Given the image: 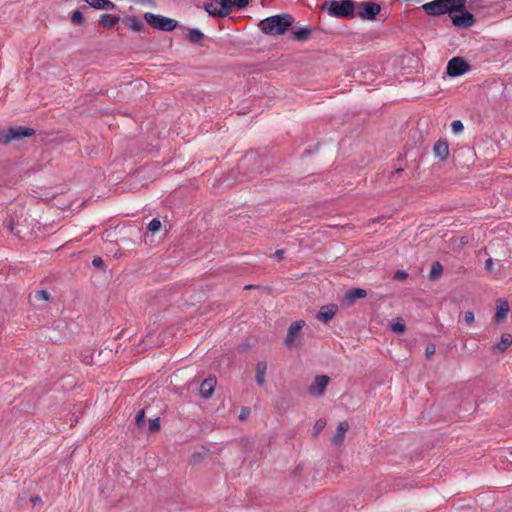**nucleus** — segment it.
Instances as JSON below:
<instances>
[{
	"instance_id": "1",
	"label": "nucleus",
	"mask_w": 512,
	"mask_h": 512,
	"mask_svg": "<svg viewBox=\"0 0 512 512\" xmlns=\"http://www.w3.org/2000/svg\"><path fill=\"white\" fill-rule=\"evenodd\" d=\"M294 21L295 19L292 15L282 13L261 20L258 23V28L266 35L279 36L285 34Z\"/></svg>"
},
{
	"instance_id": "2",
	"label": "nucleus",
	"mask_w": 512,
	"mask_h": 512,
	"mask_svg": "<svg viewBox=\"0 0 512 512\" xmlns=\"http://www.w3.org/2000/svg\"><path fill=\"white\" fill-rule=\"evenodd\" d=\"M466 7V0H433L421 6V9L429 16H451L454 11H461Z\"/></svg>"
},
{
	"instance_id": "3",
	"label": "nucleus",
	"mask_w": 512,
	"mask_h": 512,
	"mask_svg": "<svg viewBox=\"0 0 512 512\" xmlns=\"http://www.w3.org/2000/svg\"><path fill=\"white\" fill-rule=\"evenodd\" d=\"M356 2L354 0L325 1L322 9H326L330 16L341 19H352L355 16Z\"/></svg>"
},
{
	"instance_id": "4",
	"label": "nucleus",
	"mask_w": 512,
	"mask_h": 512,
	"mask_svg": "<svg viewBox=\"0 0 512 512\" xmlns=\"http://www.w3.org/2000/svg\"><path fill=\"white\" fill-rule=\"evenodd\" d=\"M35 134V129L26 126H11L5 129H0V144L7 146L12 142L32 137Z\"/></svg>"
},
{
	"instance_id": "5",
	"label": "nucleus",
	"mask_w": 512,
	"mask_h": 512,
	"mask_svg": "<svg viewBox=\"0 0 512 512\" xmlns=\"http://www.w3.org/2000/svg\"><path fill=\"white\" fill-rule=\"evenodd\" d=\"M262 160L260 155L257 152L247 153L239 163L238 168L241 170H245L243 172V178L240 181L251 180L254 178L255 174L260 172Z\"/></svg>"
},
{
	"instance_id": "6",
	"label": "nucleus",
	"mask_w": 512,
	"mask_h": 512,
	"mask_svg": "<svg viewBox=\"0 0 512 512\" xmlns=\"http://www.w3.org/2000/svg\"><path fill=\"white\" fill-rule=\"evenodd\" d=\"M143 17L152 28L160 31L170 32L178 26L177 20L151 12H146Z\"/></svg>"
},
{
	"instance_id": "7",
	"label": "nucleus",
	"mask_w": 512,
	"mask_h": 512,
	"mask_svg": "<svg viewBox=\"0 0 512 512\" xmlns=\"http://www.w3.org/2000/svg\"><path fill=\"white\" fill-rule=\"evenodd\" d=\"M470 70L471 65L465 58L460 56H456L450 59L446 66V74L452 78L460 77Z\"/></svg>"
},
{
	"instance_id": "8",
	"label": "nucleus",
	"mask_w": 512,
	"mask_h": 512,
	"mask_svg": "<svg viewBox=\"0 0 512 512\" xmlns=\"http://www.w3.org/2000/svg\"><path fill=\"white\" fill-rule=\"evenodd\" d=\"M454 13L459 14H451L450 18L452 21V24L461 29L469 28L473 26L476 23L475 16L466 10V7L462 9L461 11H454Z\"/></svg>"
},
{
	"instance_id": "9",
	"label": "nucleus",
	"mask_w": 512,
	"mask_h": 512,
	"mask_svg": "<svg viewBox=\"0 0 512 512\" xmlns=\"http://www.w3.org/2000/svg\"><path fill=\"white\" fill-rule=\"evenodd\" d=\"M358 16L363 20L373 21L381 11V6L376 2L366 1L358 5Z\"/></svg>"
},
{
	"instance_id": "10",
	"label": "nucleus",
	"mask_w": 512,
	"mask_h": 512,
	"mask_svg": "<svg viewBox=\"0 0 512 512\" xmlns=\"http://www.w3.org/2000/svg\"><path fill=\"white\" fill-rule=\"evenodd\" d=\"M367 296V291L363 288H351L346 291L345 295L340 301V305L342 308H349L355 304L358 299L365 298Z\"/></svg>"
},
{
	"instance_id": "11",
	"label": "nucleus",
	"mask_w": 512,
	"mask_h": 512,
	"mask_svg": "<svg viewBox=\"0 0 512 512\" xmlns=\"http://www.w3.org/2000/svg\"><path fill=\"white\" fill-rule=\"evenodd\" d=\"M304 326H305L304 320L295 321L289 326L287 335L284 339V344L288 348L296 346V338Z\"/></svg>"
},
{
	"instance_id": "12",
	"label": "nucleus",
	"mask_w": 512,
	"mask_h": 512,
	"mask_svg": "<svg viewBox=\"0 0 512 512\" xmlns=\"http://www.w3.org/2000/svg\"><path fill=\"white\" fill-rule=\"evenodd\" d=\"M330 378L326 375H317L308 388V392L313 396H321L328 385Z\"/></svg>"
},
{
	"instance_id": "13",
	"label": "nucleus",
	"mask_w": 512,
	"mask_h": 512,
	"mask_svg": "<svg viewBox=\"0 0 512 512\" xmlns=\"http://www.w3.org/2000/svg\"><path fill=\"white\" fill-rule=\"evenodd\" d=\"M338 306L336 304H327L320 308L316 314V319L324 324H328L336 315Z\"/></svg>"
},
{
	"instance_id": "14",
	"label": "nucleus",
	"mask_w": 512,
	"mask_h": 512,
	"mask_svg": "<svg viewBox=\"0 0 512 512\" xmlns=\"http://www.w3.org/2000/svg\"><path fill=\"white\" fill-rule=\"evenodd\" d=\"M433 154L440 161H446L449 157V144L446 139H439L433 146Z\"/></svg>"
},
{
	"instance_id": "15",
	"label": "nucleus",
	"mask_w": 512,
	"mask_h": 512,
	"mask_svg": "<svg viewBox=\"0 0 512 512\" xmlns=\"http://www.w3.org/2000/svg\"><path fill=\"white\" fill-rule=\"evenodd\" d=\"M216 383L217 380L215 377H208L204 379L200 385V395L205 399L211 398L214 393Z\"/></svg>"
},
{
	"instance_id": "16",
	"label": "nucleus",
	"mask_w": 512,
	"mask_h": 512,
	"mask_svg": "<svg viewBox=\"0 0 512 512\" xmlns=\"http://www.w3.org/2000/svg\"><path fill=\"white\" fill-rule=\"evenodd\" d=\"M349 428L350 426L347 421L340 422L332 438V443L336 446L342 445L345 439V434L349 430Z\"/></svg>"
},
{
	"instance_id": "17",
	"label": "nucleus",
	"mask_w": 512,
	"mask_h": 512,
	"mask_svg": "<svg viewBox=\"0 0 512 512\" xmlns=\"http://www.w3.org/2000/svg\"><path fill=\"white\" fill-rule=\"evenodd\" d=\"M509 312V304L506 300L499 299L496 305L494 319L497 323L504 321Z\"/></svg>"
},
{
	"instance_id": "18",
	"label": "nucleus",
	"mask_w": 512,
	"mask_h": 512,
	"mask_svg": "<svg viewBox=\"0 0 512 512\" xmlns=\"http://www.w3.org/2000/svg\"><path fill=\"white\" fill-rule=\"evenodd\" d=\"M28 299L32 305L37 306L38 302H40V301L49 302V301H51L52 297L47 290H35L29 294Z\"/></svg>"
},
{
	"instance_id": "19",
	"label": "nucleus",
	"mask_w": 512,
	"mask_h": 512,
	"mask_svg": "<svg viewBox=\"0 0 512 512\" xmlns=\"http://www.w3.org/2000/svg\"><path fill=\"white\" fill-rule=\"evenodd\" d=\"M91 8L96 10H116L117 6L110 0H84Z\"/></svg>"
},
{
	"instance_id": "20",
	"label": "nucleus",
	"mask_w": 512,
	"mask_h": 512,
	"mask_svg": "<svg viewBox=\"0 0 512 512\" xmlns=\"http://www.w3.org/2000/svg\"><path fill=\"white\" fill-rule=\"evenodd\" d=\"M122 19L119 16H114L111 14H102L98 20V24L100 27L105 29L113 28L116 24H118Z\"/></svg>"
},
{
	"instance_id": "21",
	"label": "nucleus",
	"mask_w": 512,
	"mask_h": 512,
	"mask_svg": "<svg viewBox=\"0 0 512 512\" xmlns=\"http://www.w3.org/2000/svg\"><path fill=\"white\" fill-rule=\"evenodd\" d=\"M126 26L134 32H142L145 30L143 22L135 15L122 19Z\"/></svg>"
},
{
	"instance_id": "22",
	"label": "nucleus",
	"mask_w": 512,
	"mask_h": 512,
	"mask_svg": "<svg viewBox=\"0 0 512 512\" xmlns=\"http://www.w3.org/2000/svg\"><path fill=\"white\" fill-rule=\"evenodd\" d=\"M312 31L313 29L310 27H301L293 29V39L300 42L307 41L310 38Z\"/></svg>"
},
{
	"instance_id": "23",
	"label": "nucleus",
	"mask_w": 512,
	"mask_h": 512,
	"mask_svg": "<svg viewBox=\"0 0 512 512\" xmlns=\"http://www.w3.org/2000/svg\"><path fill=\"white\" fill-rule=\"evenodd\" d=\"M512 344V336L510 334H503L500 342L492 347L494 353H503Z\"/></svg>"
},
{
	"instance_id": "24",
	"label": "nucleus",
	"mask_w": 512,
	"mask_h": 512,
	"mask_svg": "<svg viewBox=\"0 0 512 512\" xmlns=\"http://www.w3.org/2000/svg\"><path fill=\"white\" fill-rule=\"evenodd\" d=\"M220 8L218 9L217 13L219 18L227 17L234 8L233 6V0H218Z\"/></svg>"
},
{
	"instance_id": "25",
	"label": "nucleus",
	"mask_w": 512,
	"mask_h": 512,
	"mask_svg": "<svg viewBox=\"0 0 512 512\" xmlns=\"http://www.w3.org/2000/svg\"><path fill=\"white\" fill-rule=\"evenodd\" d=\"M267 371V363L265 361H259L256 365L255 381L259 386L265 384V374Z\"/></svg>"
},
{
	"instance_id": "26",
	"label": "nucleus",
	"mask_w": 512,
	"mask_h": 512,
	"mask_svg": "<svg viewBox=\"0 0 512 512\" xmlns=\"http://www.w3.org/2000/svg\"><path fill=\"white\" fill-rule=\"evenodd\" d=\"M205 38L203 32L198 28L189 29L187 39L192 44H199Z\"/></svg>"
},
{
	"instance_id": "27",
	"label": "nucleus",
	"mask_w": 512,
	"mask_h": 512,
	"mask_svg": "<svg viewBox=\"0 0 512 512\" xmlns=\"http://www.w3.org/2000/svg\"><path fill=\"white\" fill-rule=\"evenodd\" d=\"M443 273V266L439 261L433 262L428 278L430 281L438 280Z\"/></svg>"
},
{
	"instance_id": "28",
	"label": "nucleus",
	"mask_w": 512,
	"mask_h": 512,
	"mask_svg": "<svg viewBox=\"0 0 512 512\" xmlns=\"http://www.w3.org/2000/svg\"><path fill=\"white\" fill-rule=\"evenodd\" d=\"M70 20L73 25L77 26L84 25L86 23L83 13L79 10H76L71 14Z\"/></svg>"
},
{
	"instance_id": "29",
	"label": "nucleus",
	"mask_w": 512,
	"mask_h": 512,
	"mask_svg": "<svg viewBox=\"0 0 512 512\" xmlns=\"http://www.w3.org/2000/svg\"><path fill=\"white\" fill-rule=\"evenodd\" d=\"M391 330L396 334H404L406 331L404 320L402 318H398L394 323H392Z\"/></svg>"
},
{
	"instance_id": "30",
	"label": "nucleus",
	"mask_w": 512,
	"mask_h": 512,
	"mask_svg": "<svg viewBox=\"0 0 512 512\" xmlns=\"http://www.w3.org/2000/svg\"><path fill=\"white\" fill-rule=\"evenodd\" d=\"M326 424L327 422L324 418L318 419L313 426L312 436L314 438L318 437L322 430L325 428Z\"/></svg>"
},
{
	"instance_id": "31",
	"label": "nucleus",
	"mask_w": 512,
	"mask_h": 512,
	"mask_svg": "<svg viewBox=\"0 0 512 512\" xmlns=\"http://www.w3.org/2000/svg\"><path fill=\"white\" fill-rule=\"evenodd\" d=\"M161 221L158 219V218H153L149 224H148V227L147 229L151 232V233H156L158 232L160 229H161Z\"/></svg>"
},
{
	"instance_id": "32",
	"label": "nucleus",
	"mask_w": 512,
	"mask_h": 512,
	"mask_svg": "<svg viewBox=\"0 0 512 512\" xmlns=\"http://www.w3.org/2000/svg\"><path fill=\"white\" fill-rule=\"evenodd\" d=\"M161 424H160V418L156 417L149 420V432L150 433H156L160 430Z\"/></svg>"
},
{
	"instance_id": "33",
	"label": "nucleus",
	"mask_w": 512,
	"mask_h": 512,
	"mask_svg": "<svg viewBox=\"0 0 512 512\" xmlns=\"http://www.w3.org/2000/svg\"><path fill=\"white\" fill-rule=\"evenodd\" d=\"M135 425L137 426V428H142L145 426V411L144 410H140L136 414Z\"/></svg>"
},
{
	"instance_id": "34",
	"label": "nucleus",
	"mask_w": 512,
	"mask_h": 512,
	"mask_svg": "<svg viewBox=\"0 0 512 512\" xmlns=\"http://www.w3.org/2000/svg\"><path fill=\"white\" fill-rule=\"evenodd\" d=\"M451 129H452L453 133L459 134V133L463 132L464 125L460 120H454L451 123Z\"/></svg>"
},
{
	"instance_id": "35",
	"label": "nucleus",
	"mask_w": 512,
	"mask_h": 512,
	"mask_svg": "<svg viewBox=\"0 0 512 512\" xmlns=\"http://www.w3.org/2000/svg\"><path fill=\"white\" fill-rule=\"evenodd\" d=\"M204 9L205 11L210 15V16H213V17H218V14L217 11H218V8L214 6L213 3H206L204 4Z\"/></svg>"
},
{
	"instance_id": "36",
	"label": "nucleus",
	"mask_w": 512,
	"mask_h": 512,
	"mask_svg": "<svg viewBox=\"0 0 512 512\" xmlns=\"http://www.w3.org/2000/svg\"><path fill=\"white\" fill-rule=\"evenodd\" d=\"M408 278V273L404 270H396L393 279L397 281H403Z\"/></svg>"
},
{
	"instance_id": "37",
	"label": "nucleus",
	"mask_w": 512,
	"mask_h": 512,
	"mask_svg": "<svg viewBox=\"0 0 512 512\" xmlns=\"http://www.w3.org/2000/svg\"><path fill=\"white\" fill-rule=\"evenodd\" d=\"M464 320L467 323V325H472L474 323V313L473 311H465L464 313Z\"/></svg>"
},
{
	"instance_id": "38",
	"label": "nucleus",
	"mask_w": 512,
	"mask_h": 512,
	"mask_svg": "<svg viewBox=\"0 0 512 512\" xmlns=\"http://www.w3.org/2000/svg\"><path fill=\"white\" fill-rule=\"evenodd\" d=\"M251 413V409L249 407H242L240 414H239V420L244 421L246 420Z\"/></svg>"
},
{
	"instance_id": "39",
	"label": "nucleus",
	"mask_w": 512,
	"mask_h": 512,
	"mask_svg": "<svg viewBox=\"0 0 512 512\" xmlns=\"http://www.w3.org/2000/svg\"><path fill=\"white\" fill-rule=\"evenodd\" d=\"M436 352V346L434 344H428L425 349V355L427 358L433 356Z\"/></svg>"
},
{
	"instance_id": "40",
	"label": "nucleus",
	"mask_w": 512,
	"mask_h": 512,
	"mask_svg": "<svg viewBox=\"0 0 512 512\" xmlns=\"http://www.w3.org/2000/svg\"><path fill=\"white\" fill-rule=\"evenodd\" d=\"M249 4V0H233V6L238 9H243L247 7Z\"/></svg>"
},
{
	"instance_id": "41",
	"label": "nucleus",
	"mask_w": 512,
	"mask_h": 512,
	"mask_svg": "<svg viewBox=\"0 0 512 512\" xmlns=\"http://www.w3.org/2000/svg\"><path fill=\"white\" fill-rule=\"evenodd\" d=\"M92 265L96 268H103L105 263L101 257L95 256L92 260Z\"/></svg>"
},
{
	"instance_id": "42",
	"label": "nucleus",
	"mask_w": 512,
	"mask_h": 512,
	"mask_svg": "<svg viewBox=\"0 0 512 512\" xmlns=\"http://www.w3.org/2000/svg\"><path fill=\"white\" fill-rule=\"evenodd\" d=\"M29 501L33 504V506L38 505L41 507L43 505L42 498L39 495L29 497Z\"/></svg>"
},
{
	"instance_id": "43",
	"label": "nucleus",
	"mask_w": 512,
	"mask_h": 512,
	"mask_svg": "<svg viewBox=\"0 0 512 512\" xmlns=\"http://www.w3.org/2000/svg\"><path fill=\"white\" fill-rule=\"evenodd\" d=\"M27 500H29V498H28V494L26 492L20 493L17 497L18 504H21L22 502H25Z\"/></svg>"
},
{
	"instance_id": "44",
	"label": "nucleus",
	"mask_w": 512,
	"mask_h": 512,
	"mask_svg": "<svg viewBox=\"0 0 512 512\" xmlns=\"http://www.w3.org/2000/svg\"><path fill=\"white\" fill-rule=\"evenodd\" d=\"M284 253H285V250L284 249H279L277 250L275 253H274V256L279 260H283L284 258Z\"/></svg>"
},
{
	"instance_id": "45",
	"label": "nucleus",
	"mask_w": 512,
	"mask_h": 512,
	"mask_svg": "<svg viewBox=\"0 0 512 512\" xmlns=\"http://www.w3.org/2000/svg\"><path fill=\"white\" fill-rule=\"evenodd\" d=\"M492 266H493V261L491 258H488L486 261H485V267L487 270H491L492 269Z\"/></svg>"
},
{
	"instance_id": "46",
	"label": "nucleus",
	"mask_w": 512,
	"mask_h": 512,
	"mask_svg": "<svg viewBox=\"0 0 512 512\" xmlns=\"http://www.w3.org/2000/svg\"><path fill=\"white\" fill-rule=\"evenodd\" d=\"M138 2L144 5H154L153 0H139Z\"/></svg>"
},
{
	"instance_id": "47",
	"label": "nucleus",
	"mask_w": 512,
	"mask_h": 512,
	"mask_svg": "<svg viewBox=\"0 0 512 512\" xmlns=\"http://www.w3.org/2000/svg\"><path fill=\"white\" fill-rule=\"evenodd\" d=\"M192 459H193V461H194V462L199 461V460L201 459V454H199V453H194V454L192 455Z\"/></svg>"
},
{
	"instance_id": "48",
	"label": "nucleus",
	"mask_w": 512,
	"mask_h": 512,
	"mask_svg": "<svg viewBox=\"0 0 512 512\" xmlns=\"http://www.w3.org/2000/svg\"><path fill=\"white\" fill-rule=\"evenodd\" d=\"M402 171H403V168H401V167H400V168H396V169H395V173H400V172H402Z\"/></svg>"
},
{
	"instance_id": "49",
	"label": "nucleus",
	"mask_w": 512,
	"mask_h": 512,
	"mask_svg": "<svg viewBox=\"0 0 512 512\" xmlns=\"http://www.w3.org/2000/svg\"><path fill=\"white\" fill-rule=\"evenodd\" d=\"M253 287H254L253 285H246L245 289H252Z\"/></svg>"
},
{
	"instance_id": "50",
	"label": "nucleus",
	"mask_w": 512,
	"mask_h": 512,
	"mask_svg": "<svg viewBox=\"0 0 512 512\" xmlns=\"http://www.w3.org/2000/svg\"><path fill=\"white\" fill-rule=\"evenodd\" d=\"M10 230H11L12 232H14V227H13V225H12V223H11V222H10Z\"/></svg>"
},
{
	"instance_id": "51",
	"label": "nucleus",
	"mask_w": 512,
	"mask_h": 512,
	"mask_svg": "<svg viewBox=\"0 0 512 512\" xmlns=\"http://www.w3.org/2000/svg\"><path fill=\"white\" fill-rule=\"evenodd\" d=\"M215 2H218V0H214Z\"/></svg>"
}]
</instances>
